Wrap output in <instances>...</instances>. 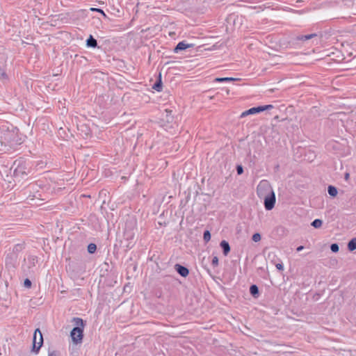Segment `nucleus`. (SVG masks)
<instances>
[{"mask_svg":"<svg viewBox=\"0 0 356 356\" xmlns=\"http://www.w3.org/2000/svg\"><path fill=\"white\" fill-rule=\"evenodd\" d=\"M157 124L165 131L172 133L175 123L174 122V117L172 114V110L170 107L163 108H157Z\"/></svg>","mask_w":356,"mask_h":356,"instance_id":"2","label":"nucleus"},{"mask_svg":"<svg viewBox=\"0 0 356 356\" xmlns=\"http://www.w3.org/2000/svg\"><path fill=\"white\" fill-rule=\"evenodd\" d=\"M211 264L213 267L218 266V257L215 256L212 259Z\"/></svg>","mask_w":356,"mask_h":356,"instance_id":"23","label":"nucleus"},{"mask_svg":"<svg viewBox=\"0 0 356 356\" xmlns=\"http://www.w3.org/2000/svg\"><path fill=\"white\" fill-rule=\"evenodd\" d=\"M303 249H304V247L302 245H300V246L297 248L296 250L298 252H300V251L302 250Z\"/></svg>","mask_w":356,"mask_h":356,"instance_id":"29","label":"nucleus"},{"mask_svg":"<svg viewBox=\"0 0 356 356\" xmlns=\"http://www.w3.org/2000/svg\"><path fill=\"white\" fill-rule=\"evenodd\" d=\"M170 95H169V92H166L163 94V95H160L159 97L157 95V101L159 100V102H157L159 105H162V106L160 108H163L166 107H170L171 108V106L168 104V103L170 102Z\"/></svg>","mask_w":356,"mask_h":356,"instance_id":"7","label":"nucleus"},{"mask_svg":"<svg viewBox=\"0 0 356 356\" xmlns=\"http://www.w3.org/2000/svg\"><path fill=\"white\" fill-rule=\"evenodd\" d=\"M1 76H2V77H3V78H6V73H5L4 72H1Z\"/></svg>","mask_w":356,"mask_h":356,"instance_id":"32","label":"nucleus"},{"mask_svg":"<svg viewBox=\"0 0 356 356\" xmlns=\"http://www.w3.org/2000/svg\"><path fill=\"white\" fill-rule=\"evenodd\" d=\"M203 238L206 243L209 242L211 239V233L209 230H206L203 234Z\"/></svg>","mask_w":356,"mask_h":356,"instance_id":"19","label":"nucleus"},{"mask_svg":"<svg viewBox=\"0 0 356 356\" xmlns=\"http://www.w3.org/2000/svg\"><path fill=\"white\" fill-rule=\"evenodd\" d=\"M235 79L232 77H222V78H216L215 81L216 82H228V81H234Z\"/></svg>","mask_w":356,"mask_h":356,"instance_id":"16","label":"nucleus"},{"mask_svg":"<svg viewBox=\"0 0 356 356\" xmlns=\"http://www.w3.org/2000/svg\"><path fill=\"white\" fill-rule=\"evenodd\" d=\"M327 193L331 197H336L337 195V188L334 186H329L327 187Z\"/></svg>","mask_w":356,"mask_h":356,"instance_id":"12","label":"nucleus"},{"mask_svg":"<svg viewBox=\"0 0 356 356\" xmlns=\"http://www.w3.org/2000/svg\"><path fill=\"white\" fill-rule=\"evenodd\" d=\"M161 74H159V76L157 77V93L161 92L163 89V85L161 81Z\"/></svg>","mask_w":356,"mask_h":356,"instance_id":"17","label":"nucleus"},{"mask_svg":"<svg viewBox=\"0 0 356 356\" xmlns=\"http://www.w3.org/2000/svg\"><path fill=\"white\" fill-rule=\"evenodd\" d=\"M43 344V337L42 334L39 328H37L35 330L33 338V347L32 351L35 354H38L39 350Z\"/></svg>","mask_w":356,"mask_h":356,"instance_id":"5","label":"nucleus"},{"mask_svg":"<svg viewBox=\"0 0 356 356\" xmlns=\"http://www.w3.org/2000/svg\"><path fill=\"white\" fill-rule=\"evenodd\" d=\"M348 249L353 251L356 249V238H352L348 243Z\"/></svg>","mask_w":356,"mask_h":356,"instance_id":"14","label":"nucleus"},{"mask_svg":"<svg viewBox=\"0 0 356 356\" xmlns=\"http://www.w3.org/2000/svg\"><path fill=\"white\" fill-rule=\"evenodd\" d=\"M97 250V246L95 243H90L88 246V251L89 253H94Z\"/></svg>","mask_w":356,"mask_h":356,"instance_id":"20","label":"nucleus"},{"mask_svg":"<svg viewBox=\"0 0 356 356\" xmlns=\"http://www.w3.org/2000/svg\"><path fill=\"white\" fill-rule=\"evenodd\" d=\"M257 193L259 197H264V207L268 211L273 209L275 204V194L266 180H262L259 182L257 188Z\"/></svg>","mask_w":356,"mask_h":356,"instance_id":"1","label":"nucleus"},{"mask_svg":"<svg viewBox=\"0 0 356 356\" xmlns=\"http://www.w3.org/2000/svg\"><path fill=\"white\" fill-rule=\"evenodd\" d=\"M261 236L259 233H255L252 235V239L254 242H259L261 241Z\"/></svg>","mask_w":356,"mask_h":356,"instance_id":"21","label":"nucleus"},{"mask_svg":"<svg viewBox=\"0 0 356 356\" xmlns=\"http://www.w3.org/2000/svg\"><path fill=\"white\" fill-rule=\"evenodd\" d=\"M72 321L74 322L76 327L71 331L70 337L74 343H81L83 337L85 324L81 318H74Z\"/></svg>","mask_w":356,"mask_h":356,"instance_id":"3","label":"nucleus"},{"mask_svg":"<svg viewBox=\"0 0 356 356\" xmlns=\"http://www.w3.org/2000/svg\"><path fill=\"white\" fill-rule=\"evenodd\" d=\"M236 172L238 175H241L243 172V166L241 165H238L236 166Z\"/></svg>","mask_w":356,"mask_h":356,"instance_id":"24","label":"nucleus"},{"mask_svg":"<svg viewBox=\"0 0 356 356\" xmlns=\"http://www.w3.org/2000/svg\"><path fill=\"white\" fill-rule=\"evenodd\" d=\"M348 178H349V174H348V173H346V175H345V179H346V180H348Z\"/></svg>","mask_w":356,"mask_h":356,"instance_id":"31","label":"nucleus"},{"mask_svg":"<svg viewBox=\"0 0 356 356\" xmlns=\"http://www.w3.org/2000/svg\"><path fill=\"white\" fill-rule=\"evenodd\" d=\"M220 247L222 249V252L225 256H227L230 252V246L227 241L223 240L220 243Z\"/></svg>","mask_w":356,"mask_h":356,"instance_id":"10","label":"nucleus"},{"mask_svg":"<svg viewBox=\"0 0 356 356\" xmlns=\"http://www.w3.org/2000/svg\"><path fill=\"white\" fill-rule=\"evenodd\" d=\"M90 10H91L92 11L99 12V13H102L103 15H105V14H104V11H103L102 10H101V9H99V8H92Z\"/></svg>","mask_w":356,"mask_h":356,"instance_id":"27","label":"nucleus"},{"mask_svg":"<svg viewBox=\"0 0 356 356\" xmlns=\"http://www.w3.org/2000/svg\"><path fill=\"white\" fill-rule=\"evenodd\" d=\"M277 269H278L279 270H284V266L282 264H277L275 265Z\"/></svg>","mask_w":356,"mask_h":356,"instance_id":"26","label":"nucleus"},{"mask_svg":"<svg viewBox=\"0 0 356 356\" xmlns=\"http://www.w3.org/2000/svg\"><path fill=\"white\" fill-rule=\"evenodd\" d=\"M192 47V44H187L185 41L179 42L174 49L175 53H178L181 51L185 50L187 48Z\"/></svg>","mask_w":356,"mask_h":356,"instance_id":"9","label":"nucleus"},{"mask_svg":"<svg viewBox=\"0 0 356 356\" xmlns=\"http://www.w3.org/2000/svg\"><path fill=\"white\" fill-rule=\"evenodd\" d=\"M316 36H317V35L316 33H312V34H308V35H300L297 36L296 39L298 40L306 41V40H310L313 38H315Z\"/></svg>","mask_w":356,"mask_h":356,"instance_id":"11","label":"nucleus"},{"mask_svg":"<svg viewBox=\"0 0 356 356\" xmlns=\"http://www.w3.org/2000/svg\"><path fill=\"white\" fill-rule=\"evenodd\" d=\"M161 166H165L167 165V162L166 161H161Z\"/></svg>","mask_w":356,"mask_h":356,"instance_id":"30","label":"nucleus"},{"mask_svg":"<svg viewBox=\"0 0 356 356\" xmlns=\"http://www.w3.org/2000/svg\"><path fill=\"white\" fill-rule=\"evenodd\" d=\"M330 250L333 252H337L339 250V245L337 243H332L330 245Z\"/></svg>","mask_w":356,"mask_h":356,"instance_id":"22","label":"nucleus"},{"mask_svg":"<svg viewBox=\"0 0 356 356\" xmlns=\"http://www.w3.org/2000/svg\"><path fill=\"white\" fill-rule=\"evenodd\" d=\"M48 356H57V355L54 351H52L49 353Z\"/></svg>","mask_w":356,"mask_h":356,"instance_id":"28","label":"nucleus"},{"mask_svg":"<svg viewBox=\"0 0 356 356\" xmlns=\"http://www.w3.org/2000/svg\"><path fill=\"white\" fill-rule=\"evenodd\" d=\"M250 293L254 297H257L259 295V289L257 285L252 284L250 287Z\"/></svg>","mask_w":356,"mask_h":356,"instance_id":"13","label":"nucleus"},{"mask_svg":"<svg viewBox=\"0 0 356 356\" xmlns=\"http://www.w3.org/2000/svg\"><path fill=\"white\" fill-rule=\"evenodd\" d=\"M15 132L8 129H0V143L1 145H7L11 143L15 138Z\"/></svg>","mask_w":356,"mask_h":356,"instance_id":"4","label":"nucleus"},{"mask_svg":"<svg viewBox=\"0 0 356 356\" xmlns=\"http://www.w3.org/2000/svg\"><path fill=\"white\" fill-rule=\"evenodd\" d=\"M87 45L92 47H96L97 45V40L90 35L87 40Z\"/></svg>","mask_w":356,"mask_h":356,"instance_id":"15","label":"nucleus"},{"mask_svg":"<svg viewBox=\"0 0 356 356\" xmlns=\"http://www.w3.org/2000/svg\"><path fill=\"white\" fill-rule=\"evenodd\" d=\"M152 88L153 89H156V83H154L152 86Z\"/></svg>","mask_w":356,"mask_h":356,"instance_id":"33","label":"nucleus"},{"mask_svg":"<svg viewBox=\"0 0 356 356\" xmlns=\"http://www.w3.org/2000/svg\"><path fill=\"white\" fill-rule=\"evenodd\" d=\"M24 285L28 288L31 287V281L29 279H26L24 281Z\"/></svg>","mask_w":356,"mask_h":356,"instance_id":"25","label":"nucleus"},{"mask_svg":"<svg viewBox=\"0 0 356 356\" xmlns=\"http://www.w3.org/2000/svg\"><path fill=\"white\" fill-rule=\"evenodd\" d=\"M175 268L176 271L184 277H187L189 274L188 269L186 267L181 266L180 264H176L175 266Z\"/></svg>","mask_w":356,"mask_h":356,"instance_id":"8","label":"nucleus"},{"mask_svg":"<svg viewBox=\"0 0 356 356\" xmlns=\"http://www.w3.org/2000/svg\"><path fill=\"white\" fill-rule=\"evenodd\" d=\"M323 221L320 219H315L312 222V226H313L315 228H320L322 226Z\"/></svg>","mask_w":356,"mask_h":356,"instance_id":"18","label":"nucleus"},{"mask_svg":"<svg viewBox=\"0 0 356 356\" xmlns=\"http://www.w3.org/2000/svg\"><path fill=\"white\" fill-rule=\"evenodd\" d=\"M273 108V105H270V104L265 105V106H257V107H252V108L243 112L241 115V118H244L249 115H254V114H256V113H260V112H262V111H264L266 110L271 109Z\"/></svg>","mask_w":356,"mask_h":356,"instance_id":"6","label":"nucleus"}]
</instances>
